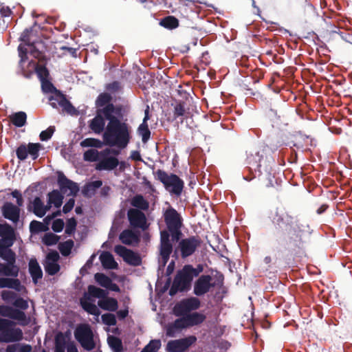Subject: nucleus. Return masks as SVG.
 <instances>
[{
  "mask_svg": "<svg viewBox=\"0 0 352 352\" xmlns=\"http://www.w3.org/2000/svg\"><path fill=\"white\" fill-rule=\"evenodd\" d=\"M64 227V222L62 219H56L53 221L52 229L54 232H60Z\"/></svg>",
  "mask_w": 352,
  "mask_h": 352,
  "instance_id": "obj_60",
  "label": "nucleus"
},
{
  "mask_svg": "<svg viewBox=\"0 0 352 352\" xmlns=\"http://www.w3.org/2000/svg\"><path fill=\"white\" fill-rule=\"evenodd\" d=\"M12 123L16 127H21L26 123L27 116L23 111L15 113L10 116Z\"/></svg>",
  "mask_w": 352,
  "mask_h": 352,
  "instance_id": "obj_35",
  "label": "nucleus"
},
{
  "mask_svg": "<svg viewBox=\"0 0 352 352\" xmlns=\"http://www.w3.org/2000/svg\"><path fill=\"white\" fill-rule=\"evenodd\" d=\"M58 184L60 192L67 196L76 195L79 190L77 184L68 179L63 173L58 175Z\"/></svg>",
  "mask_w": 352,
  "mask_h": 352,
  "instance_id": "obj_15",
  "label": "nucleus"
},
{
  "mask_svg": "<svg viewBox=\"0 0 352 352\" xmlns=\"http://www.w3.org/2000/svg\"><path fill=\"white\" fill-rule=\"evenodd\" d=\"M131 204L138 210H147L149 207L148 201L140 195L134 196L131 199Z\"/></svg>",
  "mask_w": 352,
  "mask_h": 352,
  "instance_id": "obj_34",
  "label": "nucleus"
},
{
  "mask_svg": "<svg viewBox=\"0 0 352 352\" xmlns=\"http://www.w3.org/2000/svg\"><path fill=\"white\" fill-rule=\"evenodd\" d=\"M29 271L32 277L34 283H36L38 280L42 278V270L37 262L36 259L31 258L29 262Z\"/></svg>",
  "mask_w": 352,
  "mask_h": 352,
  "instance_id": "obj_29",
  "label": "nucleus"
},
{
  "mask_svg": "<svg viewBox=\"0 0 352 352\" xmlns=\"http://www.w3.org/2000/svg\"><path fill=\"white\" fill-rule=\"evenodd\" d=\"M186 318L188 322V327L199 324L203 322L206 318L204 314L197 312H195L190 314H186Z\"/></svg>",
  "mask_w": 352,
  "mask_h": 352,
  "instance_id": "obj_36",
  "label": "nucleus"
},
{
  "mask_svg": "<svg viewBox=\"0 0 352 352\" xmlns=\"http://www.w3.org/2000/svg\"><path fill=\"white\" fill-rule=\"evenodd\" d=\"M105 126V120L100 113H97L96 116L91 120L89 127L97 134H100L104 131Z\"/></svg>",
  "mask_w": 352,
  "mask_h": 352,
  "instance_id": "obj_30",
  "label": "nucleus"
},
{
  "mask_svg": "<svg viewBox=\"0 0 352 352\" xmlns=\"http://www.w3.org/2000/svg\"><path fill=\"white\" fill-rule=\"evenodd\" d=\"M59 238L53 233H46L42 241L46 245H53L58 243Z\"/></svg>",
  "mask_w": 352,
  "mask_h": 352,
  "instance_id": "obj_50",
  "label": "nucleus"
},
{
  "mask_svg": "<svg viewBox=\"0 0 352 352\" xmlns=\"http://www.w3.org/2000/svg\"><path fill=\"white\" fill-rule=\"evenodd\" d=\"M47 204L50 209L54 206L56 208H59L63 204V197L61 193L57 190H54L52 192H49L47 195Z\"/></svg>",
  "mask_w": 352,
  "mask_h": 352,
  "instance_id": "obj_28",
  "label": "nucleus"
},
{
  "mask_svg": "<svg viewBox=\"0 0 352 352\" xmlns=\"http://www.w3.org/2000/svg\"><path fill=\"white\" fill-rule=\"evenodd\" d=\"M131 139V130L127 124L119 119H113L108 122L103 133V141L106 145L124 148Z\"/></svg>",
  "mask_w": 352,
  "mask_h": 352,
  "instance_id": "obj_2",
  "label": "nucleus"
},
{
  "mask_svg": "<svg viewBox=\"0 0 352 352\" xmlns=\"http://www.w3.org/2000/svg\"><path fill=\"white\" fill-rule=\"evenodd\" d=\"M29 30H25L21 36V40L24 43L19 45L18 47L19 54L21 58L20 65H22L23 63L26 59L27 53L30 52L34 58L41 60L43 58L42 53L36 50V47L33 44H30V40L28 38Z\"/></svg>",
  "mask_w": 352,
  "mask_h": 352,
  "instance_id": "obj_8",
  "label": "nucleus"
},
{
  "mask_svg": "<svg viewBox=\"0 0 352 352\" xmlns=\"http://www.w3.org/2000/svg\"><path fill=\"white\" fill-rule=\"evenodd\" d=\"M66 343V336L61 332L58 333L55 338V352H65Z\"/></svg>",
  "mask_w": 352,
  "mask_h": 352,
  "instance_id": "obj_37",
  "label": "nucleus"
},
{
  "mask_svg": "<svg viewBox=\"0 0 352 352\" xmlns=\"http://www.w3.org/2000/svg\"><path fill=\"white\" fill-rule=\"evenodd\" d=\"M58 106L63 107L69 114H73L75 112L74 107L63 96H58Z\"/></svg>",
  "mask_w": 352,
  "mask_h": 352,
  "instance_id": "obj_47",
  "label": "nucleus"
},
{
  "mask_svg": "<svg viewBox=\"0 0 352 352\" xmlns=\"http://www.w3.org/2000/svg\"><path fill=\"white\" fill-rule=\"evenodd\" d=\"M0 288H10L21 294L26 293L25 287L21 285L20 280L17 278H0Z\"/></svg>",
  "mask_w": 352,
  "mask_h": 352,
  "instance_id": "obj_20",
  "label": "nucleus"
},
{
  "mask_svg": "<svg viewBox=\"0 0 352 352\" xmlns=\"http://www.w3.org/2000/svg\"><path fill=\"white\" fill-rule=\"evenodd\" d=\"M114 251L116 254L122 257L126 263L131 265H138L141 263V258L137 254L122 245H116Z\"/></svg>",
  "mask_w": 352,
  "mask_h": 352,
  "instance_id": "obj_17",
  "label": "nucleus"
},
{
  "mask_svg": "<svg viewBox=\"0 0 352 352\" xmlns=\"http://www.w3.org/2000/svg\"><path fill=\"white\" fill-rule=\"evenodd\" d=\"M184 112H185V109L182 104H179L175 106V116H177V117L182 116L184 115Z\"/></svg>",
  "mask_w": 352,
  "mask_h": 352,
  "instance_id": "obj_64",
  "label": "nucleus"
},
{
  "mask_svg": "<svg viewBox=\"0 0 352 352\" xmlns=\"http://www.w3.org/2000/svg\"><path fill=\"white\" fill-rule=\"evenodd\" d=\"M9 247L8 245H6V244L0 243V257L7 262L6 265L10 264L12 266H16L14 265L15 254L8 248Z\"/></svg>",
  "mask_w": 352,
  "mask_h": 352,
  "instance_id": "obj_26",
  "label": "nucleus"
},
{
  "mask_svg": "<svg viewBox=\"0 0 352 352\" xmlns=\"http://www.w3.org/2000/svg\"><path fill=\"white\" fill-rule=\"evenodd\" d=\"M110 100L111 96L108 94H102L98 96L96 100V104L98 107H103L108 104Z\"/></svg>",
  "mask_w": 352,
  "mask_h": 352,
  "instance_id": "obj_54",
  "label": "nucleus"
},
{
  "mask_svg": "<svg viewBox=\"0 0 352 352\" xmlns=\"http://www.w3.org/2000/svg\"><path fill=\"white\" fill-rule=\"evenodd\" d=\"M192 266L187 265L177 273L173 282V288L170 291V294H172L173 288L179 291H185L189 289L194 277L192 274Z\"/></svg>",
  "mask_w": 352,
  "mask_h": 352,
  "instance_id": "obj_7",
  "label": "nucleus"
},
{
  "mask_svg": "<svg viewBox=\"0 0 352 352\" xmlns=\"http://www.w3.org/2000/svg\"><path fill=\"white\" fill-rule=\"evenodd\" d=\"M100 261L105 269H116L118 267V263L115 261L112 254L108 252L101 253Z\"/></svg>",
  "mask_w": 352,
  "mask_h": 352,
  "instance_id": "obj_32",
  "label": "nucleus"
},
{
  "mask_svg": "<svg viewBox=\"0 0 352 352\" xmlns=\"http://www.w3.org/2000/svg\"><path fill=\"white\" fill-rule=\"evenodd\" d=\"M110 153V149H105L103 151L99 152L96 149H89L84 153V160L88 162H96L109 155Z\"/></svg>",
  "mask_w": 352,
  "mask_h": 352,
  "instance_id": "obj_25",
  "label": "nucleus"
},
{
  "mask_svg": "<svg viewBox=\"0 0 352 352\" xmlns=\"http://www.w3.org/2000/svg\"><path fill=\"white\" fill-rule=\"evenodd\" d=\"M59 258V254L56 251H52L47 254L44 267L48 274L54 275L60 270V265L58 263Z\"/></svg>",
  "mask_w": 352,
  "mask_h": 352,
  "instance_id": "obj_16",
  "label": "nucleus"
},
{
  "mask_svg": "<svg viewBox=\"0 0 352 352\" xmlns=\"http://www.w3.org/2000/svg\"><path fill=\"white\" fill-rule=\"evenodd\" d=\"M32 346L29 344H14L7 346L6 352H31Z\"/></svg>",
  "mask_w": 352,
  "mask_h": 352,
  "instance_id": "obj_40",
  "label": "nucleus"
},
{
  "mask_svg": "<svg viewBox=\"0 0 352 352\" xmlns=\"http://www.w3.org/2000/svg\"><path fill=\"white\" fill-rule=\"evenodd\" d=\"M196 340L195 336H190L183 339L170 340L167 344L166 350L168 352H183L195 343Z\"/></svg>",
  "mask_w": 352,
  "mask_h": 352,
  "instance_id": "obj_14",
  "label": "nucleus"
},
{
  "mask_svg": "<svg viewBox=\"0 0 352 352\" xmlns=\"http://www.w3.org/2000/svg\"><path fill=\"white\" fill-rule=\"evenodd\" d=\"M76 220L74 218L69 219L67 223V225H66L65 232L67 234H72L76 229Z\"/></svg>",
  "mask_w": 352,
  "mask_h": 352,
  "instance_id": "obj_59",
  "label": "nucleus"
},
{
  "mask_svg": "<svg viewBox=\"0 0 352 352\" xmlns=\"http://www.w3.org/2000/svg\"><path fill=\"white\" fill-rule=\"evenodd\" d=\"M29 155L28 145H21L16 149L17 157L21 160H24Z\"/></svg>",
  "mask_w": 352,
  "mask_h": 352,
  "instance_id": "obj_51",
  "label": "nucleus"
},
{
  "mask_svg": "<svg viewBox=\"0 0 352 352\" xmlns=\"http://www.w3.org/2000/svg\"><path fill=\"white\" fill-rule=\"evenodd\" d=\"M10 318L17 320L21 325L24 326L28 323V319L25 313L18 309H12Z\"/></svg>",
  "mask_w": 352,
  "mask_h": 352,
  "instance_id": "obj_39",
  "label": "nucleus"
},
{
  "mask_svg": "<svg viewBox=\"0 0 352 352\" xmlns=\"http://www.w3.org/2000/svg\"><path fill=\"white\" fill-rule=\"evenodd\" d=\"M19 269L17 266H12V265H5L0 263V274L6 276L17 277L19 275Z\"/></svg>",
  "mask_w": 352,
  "mask_h": 352,
  "instance_id": "obj_33",
  "label": "nucleus"
},
{
  "mask_svg": "<svg viewBox=\"0 0 352 352\" xmlns=\"http://www.w3.org/2000/svg\"><path fill=\"white\" fill-rule=\"evenodd\" d=\"M12 308L6 305H0V315L5 317L10 318Z\"/></svg>",
  "mask_w": 352,
  "mask_h": 352,
  "instance_id": "obj_61",
  "label": "nucleus"
},
{
  "mask_svg": "<svg viewBox=\"0 0 352 352\" xmlns=\"http://www.w3.org/2000/svg\"><path fill=\"white\" fill-rule=\"evenodd\" d=\"M75 338L87 351L92 350L96 345L97 338L88 325L82 324L78 327L75 331Z\"/></svg>",
  "mask_w": 352,
  "mask_h": 352,
  "instance_id": "obj_4",
  "label": "nucleus"
},
{
  "mask_svg": "<svg viewBox=\"0 0 352 352\" xmlns=\"http://www.w3.org/2000/svg\"><path fill=\"white\" fill-rule=\"evenodd\" d=\"M54 132V126H50L48 129H47L45 131H43L40 133V139L42 141H47L49 139L51 138L52 135H53Z\"/></svg>",
  "mask_w": 352,
  "mask_h": 352,
  "instance_id": "obj_56",
  "label": "nucleus"
},
{
  "mask_svg": "<svg viewBox=\"0 0 352 352\" xmlns=\"http://www.w3.org/2000/svg\"><path fill=\"white\" fill-rule=\"evenodd\" d=\"M12 196L16 199V204L19 206H22L23 204V199L21 193L18 190H14L11 193Z\"/></svg>",
  "mask_w": 352,
  "mask_h": 352,
  "instance_id": "obj_62",
  "label": "nucleus"
},
{
  "mask_svg": "<svg viewBox=\"0 0 352 352\" xmlns=\"http://www.w3.org/2000/svg\"><path fill=\"white\" fill-rule=\"evenodd\" d=\"M74 246V242L72 240L66 241L58 245V249L63 256H68Z\"/></svg>",
  "mask_w": 352,
  "mask_h": 352,
  "instance_id": "obj_44",
  "label": "nucleus"
},
{
  "mask_svg": "<svg viewBox=\"0 0 352 352\" xmlns=\"http://www.w3.org/2000/svg\"><path fill=\"white\" fill-rule=\"evenodd\" d=\"M161 346L160 340H152L141 352H156Z\"/></svg>",
  "mask_w": 352,
  "mask_h": 352,
  "instance_id": "obj_49",
  "label": "nucleus"
},
{
  "mask_svg": "<svg viewBox=\"0 0 352 352\" xmlns=\"http://www.w3.org/2000/svg\"><path fill=\"white\" fill-rule=\"evenodd\" d=\"M20 207L11 202H6L2 206V214L6 219L16 223L19 219Z\"/></svg>",
  "mask_w": 352,
  "mask_h": 352,
  "instance_id": "obj_18",
  "label": "nucleus"
},
{
  "mask_svg": "<svg viewBox=\"0 0 352 352\" xmlns=\"http://www.w3.org/2000/svg\"><path fill=\"white\" fill-rule=\"evenodd\" d=\"M200 245V240L196 236H190L182 239L175 252H179L182 258L192 255Z\"/></svg>",
  "mask_w": 352,
  "mask_h": 352,
  "instance_id": "obj_9",
  "label": "nucleus"
},
{
  "mask_svg": "<svg viewBox=\"0 0 352 352\" xmlns=\"http://www.w3.org/2000/svg\"><path fill=\"white\" fill-rule=\"evenodd\" d=\"M188 327L186 316L176 320L173 324L168 326L166 333L168 336H174L175 333L181 329Z\"/></svg>",
  "mask_w": 352,
  "mask_h": 352,
  "instance_id": "obj_27",
  "label": "nucleus"
},
{
  "mask_svg": "<svg viewBox=\"0 0 352 352\" xmlns=\"http://www.w3.org/2000/svg\"><path fill=\"white\" fill-rule=\"evenodd\" d=\"M102 320L104 324L108 326L115 325L116 323V319L112 314H105L102 316Z\"/></svg>",
  "mask_w": 352,
  "mask_h": 352,
  "instance_id": "obj_52",
  "label": "nucleus"
},
{
  "mask_svg": "<svg viewBox=\"0 0 352 352\" xmlns=\"http://www.w3.org/2000/svg\"><path fill=\"white\" fill-rule=\"evenodd\" d=\"M120 240L126 245H133L139 241L138 235L131 230H125L120 235Z\"/></svg>",
  "mask_w": 352,
  "mask_h": 352,
  "instance_id": "obj_31",
  "label": "nucleus"
},
{
  "mask_svg": "<svg viewBox=\"0 0 352 352\" xmlns=\"http://www.w3.org/2000/svg\"><path fill=\"white\" fill-rule=\"evenodd\" d=\"M148 111L149 108L147 107L144 111L143 122L138 128V133L142 137V140L144 142L148 141L151 135V132L147 124V121L149 120Z\"/></svg>",
  "mask_w": 352,
  "mask_h": 352,
  "instance_id": "obj_24",
  "label": "nucleus"
},
{
  "mask_svg": "<svg viewBox=\"0 0 352 352\" xmlns=\"http://www.w3.org/2000/svg\"><path fill=\"white\" fill-rule=\"evenodd\" d=\"M29 65L32 67V69L36 72L40 80L47 79L48 72L45 66L43 65L36 64L32 60L30 62Z\"/></svg>",
  "mask_w": 352,
  "mask_h": 352,
  "instance_id": "obj_38",
  "label": "nucleus"
},
{
  "mask_svg": "<svg viewBox=\"0 0 352 352\" xmlns=\"http://www.w3.org/2000/svg\"><path fill=\"white\" fill-rule=\"evenodd\" d=\"M13 305L23 310L28 308V301L22 298H16L15 300L13 302Z\"/></svg>",
  "mask_w": 352,
  "mask_h": 352,
  "instance_id": "obj_58",
  "label": "nucleus"
},
{
  "mask_svg": "<svg viewBox=\"0 0 352 352\" xmlns=\"http://www.w3.org/2000/svg\"><path fill=\"white\" fill-rule=\"evenodd\" d=\"M114 111L113 105L111 104H107L102 109L98 111V113H100V115L103 117L104 116L107 120L110 122L111 120L117 119L116 118L113 116V113Z\"/></svg>",
  "mask_w": 352,
  "mask_h": 352,
  "instance_id": "obj_41",
  "label": "nucleus"
},
{
  "mask_svg": "<svg viewBox=\"0 0 352 352\" xmlns=\"http://www.w3.org/2000/svg\"><path fill=\"white\" fill-rule=\"evenodd\" d=\"M94 278L96 281L103 287L107 288L111 286V280L103 274L96 273Z\"/></svg>",
  "mask_w": 352,
  "mask_h": 352,
  "instance_id": "obj_42",
  "label": "nucleus"
},
{
  "mask_svg": "<svg viewBox=\"0 0 352 352\" xmlns=\"http://www.w3.org/2000/svg\"><path fill=\"white\" fill-rule=\"evenodd\" d=\"M127 216L131 226L133 228H140L145 230L148 227L145 214L136 208L128 210Z\"/></svg>",
  "mask_w": 352,
  "mask_h": 352,
  "instance_id": "obj_12",
  "label": "nucleus"
},
{
  "mask_svg": "<svg viewBox=\"0 0 352 352\" xmlns=\"http://www.w3.org/2000/svg\"><path fill=\"white\" fill-rule=\"evenodd\" d=\"M14 325L12 321L0 318V342H15L23 339L22 330L14 327Z\"/></svg>",
  "mask_w": 352,
  "mask_h": 352,
  "instance_id": "obj_3",
  "label": "nucleus"
},
{
  "mask_svg": "<svg viewBox=\"0 0 352 352\" xmlns=\"http://www.w3.org/2000/svg\"><path fill=\"white\" fill-rule=\"evenodd\" d=\"M102 184L100 180H96L87 184L83 189V194L88 195L87 190L91 188L92 191H95L97 188H99Z\"/></svg>",
  "mask_w": 352,
  "mask_h": 352,
  "instance_id": "obj_53",
  "label": "nucleus"
},
{
  "mask_svg": "<svg viewBox=\"0 0 352 352\" xmlns=\"http://www.w3.org/2000/svg\"><path fill=\"white\" fill-rule=\"evenodd\" d=\"M102 144V142L95 138H86L80 142V146L82 147L100 148Z\"/></svg>",
  "mask_w": 352,
  "mask_h": 352,
  "instance_id": "obj_43",
  "label": "nucleus"
},
{
  "mask_svg": "<svg viewBox=\"0 0 352 352\" xmlns=\"http://www.w3.org/2000/svg\"><path fill=\"white\" fill-rule=\"evenodd\" d=\"M30 209L37 217H43L50 210V207L47 204L45 205L39 197H36L31 203Z\"/></svg>",
  "mask_w": 352,
  "mask_h": 352,
  "instance_id": "obj_22",
  "label": "nucleus"
},
{
  "mask_svg": "<svg viewBox=\"0 0 352 352\" xmlns=\"http://www.w3.org/2000/svg\"><path fill=\"white\" fill-rule=\"evenodd\" d=\"M29 155L32 160H36L38 157V152L41 148L39 143H29L28 144Z\"/></svg>",
  "mask_w": 352,
  "mask_h": 352,
  "instance_id": "obj_48",
  "label": "nucleus"
},
{
  "mask_svg": "<svg viewBox=\"0 0 352 352\" xmlns=\"http://www.w3.org/2000/svg\"><path fill=\"white\" fill-rule=\"evenodd\" d=\"M74 203L75 201L73 198L69 199V201L64 205L63 208V212H69L74 208Z\"/></svg>",
  "mask_w": 352,
  "mask_h": 352,
  "instance_id": "obj_63",
  "label": "nucleus"
},
{
  "mask_svg": "<svg viewBox=\"0 0 352 352\" xmlns=\"http://www.w3.org/2000/svg\"><path fill=\"white\" fill-rule=\"evenodd\" d=\"M99 160L96 165V169L98 170H110L114 169L118 165V160L115 157H104Z\"/></svg>",
  "mask_w": 352,
  "mask_h": 352,
  "instance_id": "obj_23",
  "label": "nucleus"
},
{
  "mask_svg": "<svg viewBox=\"0 0 352 352\" xmlns=\"http://www.w3.org/2000/svg\"><path fill=\"white\" fill-rule=\"evenodd\" d=\"M41 87L42 90L45 93H52L54 91H55V87L53 86V85L47 80V79L41 80Z\"/></svg>",
  "mask_w": 352,
  "mask_h": 352,
  "instance_id": "obj_57",
  "label": "nucleus"
},
{
  "mask_svg": "<svg viewBox=\"0 0 352 352\" xmlns=\"http://www.w3.org/2000/svg\"><path fill=\"white\" fill-rule=\"evenodd\" d=\"M60 214V210H57L55 212H53L52 215H47L44 219L45 223H41L37 221H32L30 225V230L32 233H37L39 232L45 231L47 229L48 225L50 223V221L56 216Z\"/></svg>",
  "mask_w": 352,
  "mask_h": 352,
  "instance_id": "obj_19",
  "label": "nucleus"
},
{
  "mask_svg": "<svg viewBox=\"0 0 352 352\" xmlns=\"http://www.w3.org/2000/svg\"><path fill=\"white\" fill-rule=\"evenodd\" d=\"M0 243L12 246L14 241V230L8 224H0Z\"/></svg>",
  "mask_w": 352,
  "mask_h": 352,
  "instance_id": "obj_21",
  "label": "nucleus"
},
{
  "mask_svg": "<svg viewBox=\"0 0 352 352\" xmlns=\"http://www.w3.org/2000/svg\"><path fill=\"white\" fill-rule=\"evenodd\" d=\"M200 307V300L196 297L184 299L175 306L174 311L176 315L182 316L196 310Z\"/></svg>",
  "mask_w": 352,
  "mask_h": 352,
  "instance_id": "obj_13",
  "label": "nucleus"
},
{
  "mask_svg": "<svg viewBox=\"0 0 352 352\" xmlns=\"http://www.w3.org/2000/svg\"><path fill=\"white\" fill-rule=\"evenodd\" d=\"M105 290L96 287L94 285L88 287L87 292L80 299V304L82 308L89 314L96 316V320L98 322L100 312L96 305L94 298H99L98 306L104 309L110 311H116L118 309V302L115 298L107 297Z\"/></svg>",
  "mask_w": 352,
  "mask_h": 352,
  "instance_id": "obj_1",
  "label": "nucleus"
},
{
  "mask_svg": "<svg viewBox=\"0 0 352 352\" xmlns=\"http://www.w3.org/2000/svg\"><path fill=\"white\" fill-rule=\"evenodd\" d=\"M217 285V280L209 275H201L195 281L194 285V294L197 296H203L210 292Z\"/></svg>",
  "mask_w": 352,
  "mask_h": 352,
  "instance_id": "obj_10",
  "label": "nucleus"
},
{
  "mask_svg": "<svg viewBox=\"0 0 352 352\" xmlns=\"http://www.w3.org/2000/svg\"><path fill=\"white\" fill-rule=\"evenodd\" d=\"M109 346L112 349L113 352H120L122 350V342L121 341L114 337L109 336L107 339Z\"/></svg>",
  "mask_w": 352,
  "mask_h": 352,
  "instance_id": "obj_46",
  "label": "nucleus"
},
{
  "mask_svg": "<svg viewBox=\"0 0 352 352\" xmlns=\"http://www.w3.org/2000/svg\"><path fill=\"white\" fill-rule=\"evenodd\" d=\"M161 246L159 258L160 267H164L173 251V245L169 240V234L166 230L161 232Z\"/></svg>",
  "mask_w": 352,
  "mask_h": 352,
  "instance_id": "obj_11",
  "label": "nucleus"
},
{
  "mask_svg": "<svg viewBox=\"0 0 352 352\" xmlns=\"http://www.w3.org/2000/svg\"><path fill=\"white\" fill-rule=\"evenodd\" d=\"M160 25L164 28L173 29L178 26V20L173 16H168L161 21Z\"/></svg>",
  "mask_w": 352,
  "mask_h": 352,
  "instance_id": "obj_45",
  "label": "nucleus"
},
{
  "mask_svg": "<svg viewBox=\"0 0 352 352\" xmlns=\"http://www.w3.org/2000/svg\"><path fill=\"white\" fill-rule=\"evenodd\" d=\"M1 298L3 300L6 302H10L16 299V294L12 291L10 290H3L1 292Z\"/></svg>",
  "mask_w": 352,
  "mask_h": 352,
  "instance_id": "obj_55",
  "label": "nucleus"
},
{
  "mask_svg": "<svg viewBox=\"0 0 352 352\" xmlns=\"http://www.w3.org/2000/svg\"><path fill=\"white\" fill-rule=\"evenodd\" d=\"M164 219L173 240H178L181 234L179 229L182 226L179 214L175 209L170 208L164 212Z\"/></svg>",
  "mask_w": 352,
  "mask_h": 352,
  "instance_id": "obj_6",
  "label": "nucleus"
},
{
  "mask_svg": "<svg viewBox=\"0 0 352 352\" xmlns=\"http://www.w3.org/2000/svg\"><path fill=\"white\" fill-rule=\"evenodd\" d=\"M159 179L164 184L167 190L177 196L181 195L184 182L175 175H167L162 170L157 171Z\"/></svg>",
  "mask_w": 352,
  "mask_h": 352,
  "instance_id": "obj_5",
  "label": "nucleus"
}]
</instances>
